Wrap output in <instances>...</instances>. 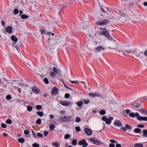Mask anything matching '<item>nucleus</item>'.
I'll return each instance as SVG.
<instances>
[{"instance_id":"obj_18","label":"nucleus","mask_w":147,"mask_h":147,"mask_svg":"<svg viewBox=\"0 0 147 147\" xmlns=\"http://www.w3.org/2000/svg\"><path fill=\"white\" fill-rule=\"evenodd\" d=\"M49 42L52 43L53 45H55L57 43V41H55V40L54 39L52 38V39H50L49 38Z\"/></svg>"},{"instance_id":"obj_27","label":"nucleus","mask_w":147,"mask_h":147,"mask_svg":"<svg viewBox=\"0 0 147 147\" xmlns=\"http://www.w3.org/2000/svg\"><path fill=\"white\" fill-rule=\"evenodd\" d=\"M43 81L46 84H48L49 83V81L48 78L46 77L44 78Z\"/></svg>"},{"instance_id":"obj_34","label":"nucleus","mask_w":147,"mask_h":147,"mask_svg":"<svg viewBox=\"0 0 147 147\" xmlns=\"http://www.w3.org/2000/svg\"><path fill=\"white\" fill-rule=\"evenodd\" d=\"M12 122V121L11 120V119H7L6 121V123H7L9 124H11Z\"/></svg>"},{"instance_id":"obj_43","label":"nucleus","mask_w":147,"mask_h":147,"mask_svg":"<svg viewBox=\"0 0 147 147\" xmlns=\"http://www.w3.org/2000/svg\"><path fill=\"white\" fill-rule=\"evenodd\" d=\"M27 109L29 111H31L32 109V107L30 106H28L27 107Z\"/></svg>"},{"instance_id":"obj_4","label":"nucleus","mask_w":147,"mask_h":147,"mask_svg":"<svg viewBox=\"0 0 147 147\" xmlns=\"http://www.w3.org/2000/svg\"><path fill=\"white\" fill-rule=\"evenodd\" d=\"M99 34L100 35H104L109 40H113L112 37L109 35L107 30L103 31L102 32H100Z\"/></svg>"},{"instance_id":"obj_35","label":"nucleus","mask_w":147,"mask_h":147,"mask_svg":"<svg viewBox=\"0 0 147 147\" xmlns=\"http://www.w3.org/2000/svg\"><path fill=\"white\" fill-rule=\"evenodd\" d=\"M36 109L38 110H40L42 108L41 105H37L36 107Z\"/></svg>"},{"instance_id":"obj_45","label":"nucleus","mask_w":147,"mask_h":147,"mask_svg":"<svg viewBox=\"0 0 147 147\" xmlns=\"http://www.w3.org/2000/svg\"><path fill=\"white\" fill-rule=\"evenodd\" d=\"M39 144L36 143H34L32 144V146L34 147H39Z\"/></svg>"},{"instance_id":"obj_46","label":"nucleus","mask_w":147,"mask_h":147,"mask_svg":"<svg viewBox=\"0 0 147 147\" xmlns=\"http://www.w3.org/2000/svg\"><path fill=\"white\" fill-rule=\"evenodd\" d=\"M11 97L10 95H7L6 97V98L7 100H9L11 99Z\"/></svg>"},{"instance_id":"obj_50","label":"nucleus","mask_w":147,"mask_h":147,"mask_svg":"<svg viewBox=\"0 0 147 147\" xmlns=\"http://www.w3.org/2000/svg\"><path fill=\"white\" fill-rule=\"evenodd\" d=\"M129 116L130 117L134 118L135 117L134 113H131L129 114Z\"/></svg>"},{"instance_id":"obj_53","label":"nucleus","mask_w":147,"mask_h":147,"mask_svg":"<svg viewBox=\"0 0 147 147\" xmlns=\"http://www.w3.org/2000/svg\"><path fill=\"white\" fill-rule=\"evenodd\" d=\"M37 136L39 137L42 138L43 137L42 134L40 133H38L37 134Z\"/></svg>"},{"instance_id":"obj_22","label":"nucleus","mask_w":147,"mask_h":147,"mask_svg":"<svg viewBox=\"0 0 147 147\" xmlns=\"http://www.w3.org/2000/svg\"><path fill=\"white\" fill-rule=\"evenodd\" d=\"M143 134L142 136L144 137H147V129L143 130Z\"/></svg>"},{"instance_id":"obj_32","label":"nucleus","mask_w":147,"mask_h":147,"mask_svg":"<svg viewBox=\"0 0 147 147\" xmlns=\"http://www.w3.org/2000/svg\"><path fill=\"white\" fill-rule=\"evenodd\" d=\"M118 14H119L121 16H125V15L124 13V12L122 11H119Z\"/></svg>"},{"instance_id":"obj_54","label":"nucleus","mask_w":147,"mask_h":147,"mask_svg":"<svg viewBox=\"0 0 147 147\" xmlns=\"http://www.w3.org/2000/svg\"><path fill=\"white\" fill-rule=\"evenodd\" d=\"M29 133L30 132L27 129H26L24 131V133L26 135H28Z\"/></svg>"},{"instance_id":"obj_16","label":"nucleus","mask_w":147,"mask_h":147,"mask_svg":"<svg viewBox=\"0 0 147 147\" xmlns=\"http://www.w3.org/2000/svg\"><path fill=\"white\" fill-rule=\"evenodd\" d=\"M134 131V133H140L141 134V129L139 128H135Z\"/></svg>"},{"instance_id":"obj_58","label":"nucleus","mask_w":147,"mask_h":147,"mask_svg":"<svg viewBox=\"0 0 147 147\" xmlns=\"http://www.w3.org/2000/svg\"><path fill=\"white\" fill-rule=\"evenodd\" d=\"M115 144L113 143H111L109 144V147H115Z\"/></svg>"},{"instance_id":"obj_15","label":"nucleus","mask_w":147,"mask_h":147,"mask_svg":"<svg viewBox=\"0 0 147 147\" xmlns=\"http://www.w3.org/2000/svg\"><path fill=\"white\" fill-rule=\"evenodd\" d=\"M11 39L12 41L14 42L15 43L18 41V38L14 35H13L11 36Z\"/></svg>"},{"instance_id":"obj_37","label":"nucleus","mask_w":147,"mask_h":147,"mask_svg":"<svg viewBox=\"0 0 147 147\" xmlns=\"http://www.w3.org/2000/svg\"><path fill=\"white\" fill-rule=\"evenodd\" d=\"M75 130L77 132H79L81 131V129L79 126L76 127Z\"/></svg>"},{"instance_id":"obj_31","label":"nucleus","mask_w":147,"mask_h":147,"mask_svg":"<svg viewBox=\"0 0 147 147\" xmlns=\"http://www.w3.org/2000/svg\"><path fill=\"white\" fill-rule=\"evenodd\" d=\"M81 120V118L78 117H76V119L75 120V122L76 123L79 122Z\"/></svg>"},{"instance_id":"obj_33","label":"nucleus","mask_w":147,"mask_h":147,"mask_svg":"<svg viewBox=\"0 0 147 147\" xmlns=\"http://www.w3.org/2000/svg\"><path fill=\"white\" fill-rule=\"evenodd\" d=\"M125 127L126 129H131L132 128V127L129 125H128L127 124H126L125 126Z\"/></svg>"},{"instance_id":"obj_1","label":"nucleus","mask_w":147,"mask_h":147,"mask_svg":"<svg viewBox=\"0 0 147 147\" xmlns=\"http://www.w3.org/2000/svg\"><path fill=\"white\" fill-rule=\"evenodd\" d=\"M125 51L127 53L129 54L128 56H131L133 58L135 57L132 55V54L134 55L136 57L140 59H142L144 57L143 52H139L138 50L136 48L128 51L125 50Z\"/></svg>"},{"instance_id":"obj_24","label":"nucleus","mask_w":147,"mask_h":147,"mask_svg":"<svg viewBox=\"0 0 147 147\" xmlns=\"http://www.w3.org/2000/svg\"><path fill=\"white\" fill-rule=\"evenodd\" d=\"M83 104V102L81 101H80L77 103V104L78 106L79 107H81Z\"/></svg>"},{"instance_id":"obj_10","label":"nucleus","mask_w":147,"mask_h":147,"mask_svg":"<svg viewBox=\"0 0 147 147\" xmlns=\"http://www.w3.org/2000/svg\"><path fill=\"white\" fill-rule=\"evenodd\" d=\"M32 91L36 94H38L40 92V90H38V88L36 86H33L32 88Z\"/></svg>"},{"instance_id":"obj_47","label":"nucleus","mask_w":147,"mask_h":147,"mask_svg":"<svg viewBox=\"0 0 147 147\" xmlns=\"http://www.w3.org/2000/svg\"><path fill=\"white\" fill-rule=\"evenodd\" d=\"M50 75L51 77H53L55 76V73L51 71L50 72Z\"/></svg>"},{"instance_id":"obj_36","label":"nucleus","mask_w":147,"mask_h":147,"mask_svg":"<svg viewBox=\"0 0 147 147\" xmlns=\"http://www.w3.org/2000/svg\"><path fill=\"white\" fill-rule=\"evenodd\" d=\"M36 123L37 124H40L41 123V119L39 118L37 119L36 121Z\"/></svg>"},{"instance_id":"obj_38","label":"nucleus","mask_w":147,"mask_h":147,"mask_svg":"<svg viewBox=\"0 0 147 147\" xmlns=\"http://www.w3.org/2000/svg\"><path fill=\"white\" fill-rule=\"evenodd\" d=\"M70 137V135L69 134H65L64 136L65 139H67L68 138H69Z\"/></svg>"},{"instance_id":"obj_12","label":"nucleus","mask_w":147,"mask_h":147,"mask_svg":"<svg viewBox=\"0 0 147 147\" xmlns=\"http://www.w3.org/2000/svg\"><path fill=\"white\" fill-rule=\"evenodd\" d=\"M84 131L86 134L88 136H90L92 134V132L91 130L88 128H86L84 129Z\"/></svg>"},{"instance_id":"obj_48","label":"nucleus","mask_w":147,"mask_h":147,"mask_svg":"<svg viewBox=\"0 0 147 147\" xmlns=\"http://www.w3.org/2000/svg\"><path fill=\"white\" fill-rule=\"evenodd\" d=\"M1 127L3 128H6L7 127L5 123H2L1 124Z\"/></svg>"},{"instance_id":"obj_57","label":"nucleus","mask_w":147,"mask_h":147,"mask_svg":"<svg viewBox=\"0 0 147 147\" xmlns=\"http://www.w3.org/2000/svg\"><path fill=\"white\" fill-rule=\"evenodd\" d=\"M142 112L143 113H144L147 115V111H146L145 110L143 109H141Z\"/></svg>"},{"instance_id":"obj_13","label":"nucleus","mask_w":147,"mask_h":147,"mask_svg":"<svg viewBox=\"0 0 147 147\" xmlns=\"http://www.w3.org/2000/svg\"><path fill=\"white\" fill-rule=\"evenodd\" d=\"M105 49V48H103L101 46H98L97 47L95 48V51L96 52H100L101 51L104 50Z\"/></svg>"},{"instance_id":"obj_63","label":"nucleus","mask_w":147,"mask_h":147,"mask_svg":"<svg viewBox=\"0 0 147 147\" xmlns=\"http://www.w3.org/2000/svg\"><path fill=\"white\" fill-rule=\"evenodd\" d=\"M142 121H147V117H143Z\"/></svg>"},{"instance_id":"obj_60","label":"nucleus","mask_w":147,"mask_h":147,"mask_svg":"<svg viewBox=\"0 0 147 147\" xmlns=\"http://www.w3.org/2000/svg\"><path fill=\"white\" fill-rule=\"evenodd\" d=\"M137 127H138L143 128L144 127V125L142 124H139L137 125Z\"/></svg>"},{"instance_id":"obj_6","label":"nucleus","mask_w":147,"mask_h":147,"mask_svg":"<svg viewBox=\"0 0 147 147\" xmlns=\"http://www.w3.org/2000/svg\"><path fill=\"white\" fill-rule=\"evenodd\" d=\"M78 144L79 145H83V147H86L88 145L85 139L80 140L78 143Z\"/></svg>"},{"instance_id":"obj_11","label":"nucleus","mask_w":147,"mask_h":147,"mask_svg":"<svg viewBox=\"0 0 147 147\" xmlns=\"http://www.w3.org/2000/svg\"><path fill=\"white\" fill-rule=\"evenodd\" d=\"M114 124L119 127H121L122 125L121 121L119 120H116L114 123Z\"/></svg>"},{"instance_id":"obj_59","label":"nucleus","mask_w":147,"mask_h":147,"mask_svg":"<svg viewBox=\"0 0 147 147\" xmlns=\"http://www.w3.org/2000/svg\"><path fill=\"white\" fill-rule=\"evenodd\" d=\"M120 129L121 130H123V131H126L127 130L125 127H121Z\"/></svg>"},{"instance_id":"obj_21","label":"nucleus","mask_w":147,"mask_h":147,"mask_svg":"<svg viewBox=\"0 0 147 147\" xmlns=\"http://www.w3.org/2000/svg\"><path fill=\"white\" fill-rule=\"evenodd\" d=\"M143 145L140 143H137L134 145V147H143Z\"/></svg>"},{"instance_id":"obj_3","label":"nucleus","mask_w":147,"mask_h":147,"mask_svg":"<svg viewBox=\"0 0 147 147\" xmlns=\"http://www.w3.org/2000/svg\"><path fill=\"white\" fill-rule=\"evenodd\" d=\"M110 23V21L107 19H104L103 21H97L96 24L99 26H102L108 24Z\"/></svg>"},{"instance_id":"obj_49","label":"nucleus","mask_w":147,"mask_h":147,"mask_svg":"<svg viewBox=\"0 0 147 147\" xmlns=\"http://www.w3.org/2000/svg\"><path fill=\"white\" fill-rule=\"evenodd\" d=\"M143 117L142 116H138L137 117V119L139 121H142Z\"/></svg>"},{"instance_id":"obj_61","label":"nucleus","mask_w":147,"mask_h":147,"mask_svg":"<svg viewBox=\"0 0 147 147\" xmlns=\"http://www.w3.org/2000/svg\"><path fill=\"white\" fill-rule=\"evenodd\" d=\"M44 135L45 136H46L48 134V132L47 131H45L44 132Z\"/></svg>"},{"instance_id":"obj_14","label":"nucleus","mask_w":147,"mask_h":147,"mask_svg":"<svg viewBox=\"0 0 147 147\" xmlns=\"http://www.w3.org/2000/svg\"><path fill=\"white\" fill-rule=\"evenodd\" d=\"M6 31L8 33H11L12 32V28L11 26H8L5 29Z\"/></svg>"},{"instance_id":"obj_19","label":"nucleus","mask_w":147,"mask_h":147,"mask_svg":"<svg viewBox=\"0 0 147 147\" xmlns=\"http://www.w3.org/2000/svg\"><path fill=\"white\" fill-rule=\"evenodd\" d=\"M55 127V125L53 124H51L49 125V129L50 130L53 131Z\"/></svg>"},{"instance_id":"obj_8","label":"nucleus","mask_w":147,"mask_h":147,"mask_svg":"<svg viewBox=\"0 0 147 147\" xmlns=\"http://www.w3.org/2000/svg\"><path fill=\"white\" fill-rule=\"evenodd\" d=\"M60 103L62 105L65 106H67L70 104L69 102H67L66 100L60 101Z\"/></svg>"},{"instance_id":"obj_51","label":"nucleus","mask_w":147,"mask_h":147,"mask_svg":"<svg viewBox=\"0 0 147 147\" xmlns=\"http://www.w3.org/2000/svg\"><path fill=\"white\" fill-rule=\"evenodd\" d=\"M107 117L106 116H104L102 117L101 119L103 121H105L107 119Z\"/></svg>"},{"instance_id":"obj_30","label":"nucleus","mask_w":147,"mask_h":147,"mask_svg":"<svg viewBox=\"0 0 147 147\" xmlns=\"http://www.w3.org/2000/svg\"><path fill=\"white\" fill-rule=\"evenodd\" d=\"M53 144L54 146H56V147H59V144L58 143L56 142H54Z\"/></svg>"},{"instance_id":"obj_62","label":"nucleus","mask_w":147,"mask_h":147,"mask_svg":"<svg viewBox=\"0 0 147 147\" xmlns=\"http://www.w3.org/2000/svg\"><path fill=\"white\" fill-rule=\"evenodd\" d=\"M110 142H111L112 143H117V142L115 140H110Z\"/></svg>"},{"instance_id":"obj_29","label":"nucleus","mask_w":147,"mask_h":147,"mask_svg":"<svg viewBox=\"0 0 147 147\" xmlns=\"http://www.w3.org/2000/svg\"><path fill=\"white\" fill-rule=\"evenodd\" d=\"M18 140V142L21 143H23L25 142V140L22 138H20Z\"/></svg>"},{"instance_id":"obj_56","label":"nucleus","mask_w":147,"mask_h":147,"mask_svg":"<svg viewBox=\"0 0 147 147\" xmlns=\"http://www.w3.org/2000/svg\"><path fill=\"white\" fill-rule=\"evenodd\" d=\"M53 72H54V73L55 72V74H57V69L56 67H53Z\"/></svg>"},{"instance_id":"obj_42","label":"nucleus","mask_w":147,"mask_h":147,"mask_svg":"<svg viewBox=\"0 0 147 147\" xmlns=\"http://www.w3.org/2000/svg\"><path fill=\"white\" fill-rule=\"evenodd\" d=\"M70 82L72 84H77V85H78L79 84V82L78 81H70Z\"/></svg>"},{"instance_id":"obj_28","label":"nucleus","mask_w":147,"mask_h":147,"mask_svg":"<svg viewBox=\"0 0 147 147\" xmlns=\"http://www.w3.org/2000/svg\"><path fill=\"white\" fill-rule=\"evenodd\" d=\"M28 16L26 14L22 15L21 16V18L22 19H25L28 18Z\"/></svg>"},{"instance_id":"obj_9","label":"nucleus","mask_w":147,"mask_h":147,"mask_svg":"<svg viewBox=\"0 0 147 147\" xmlns=\"http://www.w3.org/2000/svg\"><path fill=\"white\" fill-rule=\"evenodd\" d=\"M113 119V117L109 116L108 118H107L106 121H105L106 123L108 125H109L111 124V121Z\"/></svg>"},{"instance_id":"obj_41","label":"nucleus","mask_w":147,"mask_h":147,"mask_svg":"<svg viewBox=\"0 0 147 147\" xmlns=\"http://www.w3.org/2000/svg\"><path fill=\"white\" fill-rule=\"evenodd\" d=\"M13 13L15 15H16L18 13L19 10L17 9H15L13 10Z\"/></svg>"},{"instance_id":"obj_26","label":"nucleus","mask_w":147,"mask_h":147,"mask_svg":"<svg viewBox=\"0 0 147 147\" xmlns=\"http://www.w3.org/2000/svg\"><path fill=\"white\" fill-rule=\"evenodd\" d=\"M77 143V141L76 139H74L72 141V144L73 145H76Z\"/></svg>"},{"instance_id":"obj_7","label":"nucleus","mask_w":147,"mask_h":147,"mask_svg":"<svg viewBox=\"0 0 147 147\" xmlns=\"http://www.w3.org/2000/svg\"><path fill=\"white\" fill-rule=\"evenodd\" d=\"M58 93V89L54 86L52 89L51 93V94L53 95H56Z\"/></svg>"},{"instance_id":"obj_17","label":"nucleus","mask_w":147,"mask_h":147,"mask_svg":"<svg viewBox=\"0 0 147 147\" xmlns=\"http://www.w3.org/2000/svg\"><path fill=\"white\" fill-rule=\"evenodd\" d=\"M89 95L90 96H92V97L100 96V95L99 94H95L91 92L89 93Z\"/></svg>"},{"instance_id":"obj_25","label":"nucleus","mask_w":147,"mask_h":147,"mask_svg":"<svg viewBox=\"0 0 147 147\" xmlns=\"http://www.w3.org/2000/svg\"><path fill=\"white\" fill-rule=\"evenodd\" d=\"M106 111L104 109L100 110L99 111V113L101 115H104L106 114Z\"/></svg>"},{"instance_id":"obj_64","label":"nucleus","mask_w":147,"mask_h":147,"mask_svg":"<svg viewBox=\"0 0 147 147\" xmlns=\"http://www.w3.org/2000/svg\"><path fill=\"white\" fill-rule=\"evenodd\" d=\"M144 56H147V50H145V51L143 53Z\"/></svg>"},{"instance_id":"obj_23","label":"nucleus","mask_w":147,"mask_h":147,"mask_svg":"<svg viewBox=\"0 0 147 147\" xmlns=\"http://www.w3.org/2000/svg\"><path fill=\"white\" fill-rule=\"evenodd\" d=\"M130 112V110L129 109H127L125 110H124L123 111V113L125 115V116H126V115H125V113L127 114H128Z\"/></svg>"},{"instance_id":"obj_52","label":"nucleus","mask_w":147,"mask_h":147,"mask_svg":"<svg viewBox=\"0 0 147 147\" xmlns=\"http://www.w3.org/2000/svg\"><path fill=\"white\" fill-rule=\"evenodd\" d=\"M70 96V94L68 93H66L65 95V98H68Z\"/></svg>"},{"instance_id":"obj_55","label":"nucleus","mask_w":147,"mask_h":147,"mask_svg":"<svg viewBox=\"0 0 147 147\" xmlns=\"http://www.w3.org/2000/svg\"><path fill=\"white\" fill-rule=\"evenodd\" d=\"M40 31L42 34H45L46 33V31L45 30H44L43 29H41Z\"/></svg>"},{"instance_id":"obj_39","label":"nucleus","mask_w":147,"mask_h":147,"mask_svg":"<svg viewBox=\"0 0 147 147\" xmlns=\"http://www.w3.org/2000/svg\"><path fill=\"white\" fill-rule=\"evenodd\" d=\"M32 133L33 134V137L35 138H37V137L36 136V134L35 133L34 131H33V130L32 129Z\"/></svg>"},{"instance_id":"obj_44","label":"nucleus","mask_w":147,"mask_h":147,"mask_svg":"<svg viewBox=\"0 0 147 147\" xmlns=\"http://www.w3.org/2000/svg\"><path fill=\"white\" fill-rule=\"evenodd\" d=\"M83 100L84 101L85 104H87L90 102V100H89L83 99Z\"/></svg>"},{"instance_id":"obj_2","label":"nucleus","mask_w":147,"mask_h":147,"mask_svg":"<svg viewBox=\"0 0 147 147\" xmlns=\"http://www.w3.org/2000/svg\"><path fill=\"white\" fill-rule=\"evenodd\" d=\"M72 117L70 115L59 117V120L61 122H69L71 121Z\"/></svg>"},{"instance_id":"obj_20","label":"nucleus","mask_w":147,"mask_h":147,"mask_svg":"<svg viewBox=\"0 0 147 147\" xmlns=\"http://www.w3.org/2000/svg\"><path fill=\"white\" fill-rule=\"evenodd\" d=\"M36 114L40 117H42L44 115V113L43 112L39 111H38L37 112Z\"/></svg>"},{"instance_id":"obj_40","label":"nucleus","mask_w":147,"mask_h":147,"mask_svg":"<svg viewBox=\"0 0 147 147\" xmlns=\"http://www.w3.org/2000/svg\"><path fill=\"white\" fill-rule=\"evenodd\" d=\"M132 106L138 108L139 106V105L137 103H134L132 104Z\"/></svg>"},{"instance_id":"obj_5","label":"nucleus","mask_w":147,"mask_h":147,"mask_svg":"<svg viewBox=\"0 0 147 147\" xmlns=\"http://www.w3.org/2000/svg\"><path fill=\"white\" fill-rule=\"evenodd\" d=\"M89 140L90 142H93L94 144L96 145H99L100 144H104L103 142H100L99 140L96 139H94L91 138L89 139Z\"/></svg>"}]
</instances>
